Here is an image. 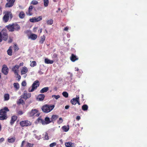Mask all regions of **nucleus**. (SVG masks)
I'll list each match as a JSON object with an SVG mask.
<instances>
[{"mask_svg":"<svg viewBox=\"0 0 147 147\" xmlns=\"http://www.w3.org/2000/svg\"><path fill=\"white\" fill-rule=\"evenodd\" d=\"M5 27L9 32H13L15 31H18L20 29V26L17 23H13L6 26Z\"/></svg>","mask_w":147,"mask_h":147,"instance_id":"f257e3e1","label":"nucleus"},{"mask_svg":"<svg viewBox=\"0 0 147 147\" xmlns=\"http://www.w3.org/2000/svg\"><path fill=\"white\" fill-rule=\"evenodd\" d=\"M9 111L8 108L6 107L0 110V120H3L7 118V113Z\"/></svg>","mask_w":147,"mask_h":147,"instance_id":"f03ea898","label":"nucleus"},{"mask_svg":"<svg viewBox=\"0 0 147 147\" xmlns=\"http://www.w3.org/2000/svg\"><path fill=\"white\" fill-rule=\"evenodd\" d=\"M54 107L53 105H45L42 106L41 109L43 112L47 113L51 111L53 109Z\"/></svg>","mask_w":147,"mask_h":147,"instance_id":"7ed1b4c3","label":"nucleus"},{"mask_svg":"<svg viewBox=\"0 0 147 147\" xmlns=\"http://www.w3.org/2000/svg\"><path fill=\"white\" fill-rule=\"evenodd\" d=\"M8 34L5 29H3L1 31V33L0 32V42H2V40L6 41L8 38Z\"/></svg>","mask_w":147,"mask_h":147,"instance_id":"20e7f679","label":"nucleus"},{"mask_svg":"<svg viewBox=\"0 0 147 147\" xmlns=\"http://www.w3.org/2000/svg\"><path fill=\"white\" fill-rule=\"evenodd\" d=\"M9 18L11 19L13 18L11 13L10 11H6L5 13V15L3 18V22L5 23L7 22L8 21Z\"/></svg>","mask_w":147,"mask_h":147,"instance_id":"39448f33","label":"nucleus"},{"mask_svg":"<svg viewBox=\"0 0 147 147\" xmlns=\"http://www.w3.org/2000/svg\"><path fill=\"white\" fill-rule=\"evenodd\" d=\"M39 82L38 80L35 81L32 86V88H29L28 91L29 92H33L39 86Z\"/></svg>","mask_w":147,"mask_h":147,"instance_id":"423d86ee","label":"nucleus"},{"mask_svg":"<svg viewBox=\"0 0 147 147\" xmlns=\"http://www.w3.org/2000/svg\"><path fill=\"white\" fill-rule=\"evenodd\" d=\"M38 122L41 123L43 125H47L52 122L51 119L47 117L45 118V121L40 118H38Z\"/></svg>","mask_w":147,"mask_h":147,"instance_id":"0eeeda50","label":"nucleus"},{"mask_svg":"<svg viewBox=\"0 0 147 147\" xmlns=\"http://www.w3.org/2000/svg\"><path fill=\"white\" fill-rule=\"evenodd\" d=\"M38 111L36 109H32L30 112L28 113V115L30 117L36 116L38 117L40 115L39 113H38Z\"/></svg>","mask_w":147,"mask_h":147,"instance_id":"6e6552de","label":"nucleus"},{"mask_svg":"<svg viewBox=\"0 0 147 147\" xmlns=\"http://www.w3.org/2000/svg\"><path fill=\"white\" fill-rule=\"evenodd\" d=\"M20 124L22 127H27L31 125H32V123L30 121L26 120L20 121Z\"/></svg>","mask_w":147,"mask_h":147,"instance_id":"1a4fd4ad","label":"nucleus"},{"mask_svg":"<svg viewBox=\"0 0 147 147\" xmlns=\"http://www.w3.org/2000/svg\"><path fill=\"white\" fill-rule=\"evenodd\" d=\"M33 144H32L23 140L22 142L20 147H33Z\"/></svg>","mask_w":147,"mask_h":147,"instance_id":"9d476101","label":"nucleus"},{"mask_svg":"<svg viewBox=\"0 0 147 147\" xmlns=\"http://www.w3.org/2000/svg\"><path fill=\"white\" fill-rule=\"evenodd\" d=\"M42 19V17L41 16H39L37 17H34L30 19V21L31 22L34 23L39 22Z\"/></svg>","mask_w":147,"mask_h":147,"instance_id":"9b49d317","label":"nucleus"},{"mask_svg":"<svg viewBox=\"0 0 147 147\" xmlns=\"http://www.w3.org/2000/svg\"><path fill=\"white\" fill-rule=\"evenodd\" d=\"M7 3L5 5V7H12L15 1V0H7Z\"/></svg>","mask_w":147,"mask_h":147,"instance_id":"f8f14e48","label":"nucleus"},{"mask_svg":"<svg viewBox=\"0 0 147 147\" xmlns=\"http://www.w3.org/2000/svg\"><path fill=\"white\" fill-rule=\"evenodd\" d=\"M9 69L7 66L4 64L3 65L2 72L5 75H7L8 73Z\"/></svg>","mask_w":147,"mask_h":147,"instance_id":"ddd939ff","label":"nucleus"},{"mask_svg":"<svg viewBox=\"0 0 147 147\" xmlns=\"http://www.w3.org/2000/svg\"><path fill=\"white\" fill-rule=\"evenodd\" d=\"M19 68V66H18V65H15L12 67V71L14 72L16 75H18V69Z\"/></svg>","mask_w":147,"mask_h":147,"instance_id":"4468645a","label":"nucleus"},{"mask_svg":"<svg viewBox=\"0 0 147 147\" xmlns=\"http://www.w3.org/2000/svg\"><path fill=\"white\" fill-rule=\"evenodd\" d=\"M17 117L16 115H13L11 117L10 122V124L12 125L14 123V122L17 120Z\"/></svg>","mask_w":147,"mask_h":147,"instance_id":"2eb2a0df","label":"nucleus"},{"mask_svg":"<svg viewBox=\"0 0 147 147\" xmlns=\"http://www.w3.org/2000/svg\"><path fill=\"white\" fill-rule=\"evenodd\" d=\"M37 35L34 34H31L29 36L28 38L31 39L33 40H36L37 38Z\"/></svg>","mask_w":147,"mask_h":147,"instance_id":"dca6fc26","label":"nucleus"},{"mask_svg":"<svg viewBox=\"0 0 147 147\" xmlns=\"http://www.w3.org/2000/svg\"><path fill=\"white\" fill-rule=\"evenodd\" d=\"M78 58L76 56V55L72 54L71 55V56L70 57V60L72 62H74L76 60H78Z\"/></svg>","mask_w":147,"mask_h":147,"instance_id":"f3484780","label":"nucleus"},{"mask_svg":"<svg viewBox=\"0 0 147 147\" xmlns=\"http://www.w3.org/2000/svg\"><path fill=\"white\" fill-rule=\"evenodd\" d=\"M78 96L76 95V98H73L70 101V102L73 105H75L77 104Z\"/></svg>","mask_w":147,"mask_h":147,"instance_id":"a211bd4d","label":"nucleus"},{"mask_svg":"<svg viewBox=\"0 0 147 147\" xmlns=\"http://www.w3.org/2000/svg\"><path fill=\"white\" fill-rule=\"evenodd\" d=\"M65 145L66 147H75L74 144L71 142H66L65 143Z\"/></svg>","mask_w":147,"mask_h":147,"instance_id":"6ab92c4d","label":"nucleus"},{"mask_svg":"<svg viewBox=\"0 0 147 147\" xmlns=\"http://www.w3.org/2000/svg\"><path fill=\"white\" fill-rule=\"evenodd\" d=\"M28 71L27 68L26 67H23L21 71V74L23 75L27 73Z\"/></svg>","mask_w":147,"mask_h":147,"instance_id":"aec40b11","label":"nucleus"},{"mask_svg":"<svg viewBox=\"0 0 147 147\" xmlns=\"http://www.w3.org/2000/svg\"><path fill=\"white\" fill-rule=\"evenodd\" d=\"M45 97V96L43 94H39L37 97V99L38 100L40 101H42Z\"/></svg>","mask_w":147,"mask_h":147,"instance_id":"412c9836","label":"nucleus"},{"mask_svg":"<svg viewBox=\"0 0 147 147\" xmlns=\"http://www.w3.org/2000/svg\"><path fill=\"white\" fill-rule=\"evenodd\" d=\"M46 37L45 35H43L42 36L40 37V39L39 41V43L40 44H42L45 40Z\"/></svg>","mask_w":147,"mask_h":147,"instance_id":"4be33fe9","label":"nucleus"},{"mask_svg":"<svg viewBox=\"0 0 147 147\" xmlns=\"http://www.w3.org/2000/svg\"><path fill=\"white\" fill-rule=\"evenodd\" d=\"M58 117V116L57 115H52L51 117V118L52 122L55 121L57 119Z\"/></svg>","mask_w":147,"mask_h":147,"instance_id":"5701e85b","label":"nucleus"},{"mask_svg":"<svg viewBox=\"0 0 147 147\" xmlns=\"http://www.w3.org/2000/svg\"><path fill=\"white\" fill-rule=\"evenodd\" d=\"M33 8V6L32 5L30 6L28 9V13H27V14L29 16H31L32 14V13L31 12Z\"/></svg>","mask_w":147,"mask_h":147,"instance_id":"b1692460","label":"nucleus"},{"mask_svg":"<svg viewBox=\"0 0 147 147\" xmlns=\"http://www.w3.org/2000/svg\"><path fill=\"white\" fill-rule=\"evenodd\" d=\"M45 62L46 64H53L54 61L53 60H50L48 58H45Z\"/></svg>","mask_w":147,"mask_h":147,"instance_id":"393cba45","label":"nucleus"},{"mask_svg":"<svg viewBox=\"0 0 147 147\" xmlns=\"http://www.w3.org/2000/svg\"><path fill=\"white\" fill-rule=\"evenodd\" d=\"M49 90L48 87H45L42 88L40 91V93H42L47 92Z\"/></svg>","mask_w":147,"mask_h":147,"instance_id":"a878e982","label":"nucleus"},{"mask_svg":"<svg viewBox=\"0 0 147 147\" xmlns=\"http://www.w3.org/2000/svg\"><path fill=\"white\" fill-rule=\"evenodd\" d=\"M62 128L64 131L67 132L69 130V125H64L62 127Z\"/></svg>","mask_w":147,"mask_h":147,"instance_id":"bb28decb","label":"nucleus"},{"mask_svg":"<svg viewBox=\"0 0 147 147\" xmlns=\"http://www.w3.org/2000/svg\"><path fill=\"white\" fill-rule=\"evenodd\" d=\"M17 103L18 105H19L21 104L24 105L25 104V102L24 100L22 99V98H21L19 99Z\"/></svg>","mask_w":147,"mask_h":147,"instance_id":"cd10ccee","label":"nucleus"},{"mask_svg":"<svg viewBox=\"0 0 147 147\" xmlns=\"http://www.w3.org/2000/svg\"><path fill=\"white\" fill-rule=\"evenodd\" d=\"M13 85L16 90H17L19 89L20 86L19 85L18 83H13Z\"/></svg>","mask_w":147,"mask_h":147,"instance_id":"c85d7f7f","label":"nucleus"},{"mask_svg":"<svg viewBox=\"0 0 147 147\" xmlns=\"http://www.w3.org/2000/svg\"><path fill=\"white\" fill-rule=\"evenodd\" d=\"M4 100L7 101L9 99V95L8 94H5L4 95Z\"/></svg>","mask_w":147,"mask_h":147,"instance_id":"c756f323","label":"nucleus"},{"mask_svg":"<svg viewBox=\"0 0 147 147\" xmlns=\"http://www.w3.org/2000/svg\"><path fill=\"white\" fill-rule=\"evenodd\" d=\"M26 91H24L23 95L21 96V98H23L25 100H26L27 99V96H26Z\"/></svg>","mask_w":147,"mask_h":147,"instance_id":"7c9ffc66","label":"nucleus"},{"mask_svg":"<svg viewBox=\"0 0 147 147\" xmlns=\"http://www.w3.org/2000/svg\"><path fill=\"white\" fill-rule=\"evenodd\" d=\"M25 16V14L24 12L23 11H21L19 14V17L20 18L22 19L24 18Z\"/></svg>","mask_w":147,"mask_h":147,"instance_id":"2f4dec72","label":"nucleus"},{"mask_svg":"<svg viewBox=\"0 0 147 147\" xmlns=\"http://www.w3.org/2000/svg\"><path fill=\"white\" fill-rule=\"evenodd\" d=\"M16 138L15 137L12 138H11L8 139V141L9 143H13L15 142Z\"/></svg>","mask_w":147,"mask_h":147,"instance_id":"473e14b6","label":"nucleus"},{"mask_svg":"<svg viewBox=\"0 0 147 147\" xmlns=\"http://www.w3.org/2000/svg\"><path fill=\"white\" fill-rule=\"evenodd\" d=\"M88 107L86 105H84L82 107V109L84 111H86L88 110Z\"/></svg>","mask_w":147,"mask_h":147,"instance_id":"72a5a7b5","label":"nucleus"},{"mask_svg":"<svg viewBox=\"0 0 147 147\" xmlns=\"http://www.w3.org/2000/svg\"><path fill=\"white\" fill-rule=\"evenodd\" d=\"M30 62L31 63L30 64V66L31 67H33L36 65V63L35 61H32V62H31V61H30Z\"/></svg>","mask_w":147,"mask_h":147,"instance_id":"f704fd0d","label":"nucleus"},{"mask_svg":"<svg viewBox=\"0 0 147 147\" xmlns=\"http://www.w3.org/2000/svg\"><path fill=\"white\" fill-rule=\"evenodd\" d=\"M47 23L48 25H51L53 23V20L52 19L47 20Z\"/></svg>","mask_w":147,"mask_h":147,"instance_id":"c9c22d12","label":"nucleus"},{"mask_svg":"<svg viewBox=\"0 0 147 147\" xmlns=\"http://www.w3.org/2000/svg\"><path fill=\"white\" fill-rule=\"evenodd\" d=\"M7 54L9 56H11L12 55V51L11 49L9 48L7 51Z\"/></svg>","mask_w":147,"mask_h":147,"instance_id":"e433bc0d","label":"nucleus"},{"mask_svg":"<svg viewBox=\"0 0 147 147\" xmlns=\"http://www.w3.org/2000/svg\"><path fill=\"white\" fill-rule=\"evenodd\" d=\"M44 5L45 7L48 6L49 3V0H44Z\"/></svg>","mask_w":147,"mask_h":147,"instance_id":"4c0bfd02","label":"nucleus"},{"mask_svg":"<svg viewBox=\"0 0 147 147\" xmlns=\"http://www.w3.org/2000/svg\"><path fill=\"white\" fill-rule=\"evenodd\" d=\"M63 95L65 98H67L68 96V93L66 92H64L62 93Z\"/></svg>","mask_w":147,"mask_h":147,"instance_id":"58836bf2","label":"nucleus"},{"mask_svg":"<svg viewBox=\"0 0 147 147\" xmlns=\"http://www.w3.org/2000/svg\"><path fill=\"white\" fill-rule=\"evenodd\" d=\"M44 138L45 140H48L49 139V136L48 135V134L47 132L45 133Z\"/></svg>","mask_w":147,"mask_h":147,"instance_id":"ea45409f","label":"nucleus"},{"mask_svg":"<svg viewBox=\"0 0 147 147\" xmlns=\"http://www.w3.org/2000/svg\"><path fill=\"white\" fill-rule=\"evenodd\" d=\"M38 2L37 1L34 0L32 1L31 3V4L34 5H36V4H38Z\"/></svg>","mask_w":147,"mask_h":147,"instance_id":"a19ab883","label":"nucleus"},{"mask_svg":"<svg viewBox=\"0 0 147 147\" xmlns=\"http://www.w3.org/2000/svg\"><path fill=\"white\" fill-rule=\"evenodd\" d=\"M56 144V142H53L51 144L49 145V146L50 147H53L55 146Z\"/></svg>","mask_w":147,"mask_h":147,"instance_id":"79ce46f5","label":"nucleus"},{"mask_svg":"<svg viewBox=\"0 0 147 147\" xmlns=\"http://www.w3.org/2000/svg\"><path fill=\"white\" fill-rule=\"evenodd\" d=\"M63 121V120L62 118L60 117L59 119L57 122L58 124H60Z\"/></svg>","mask_w":147,"mask_h":147,"instance_id":"37998d69","label":"nucleus"},{"mask_svg":"<svg viewBox=\"0 0 147 147\" xmlns=\"http://www.w3.org/2000/svg\"><path fill=\"white\" fill-rule=\"evenodd\" d=\"M52 58L54 59H57V55L56 53H54L53 56Z\"/></svg>","mask_w":147,"mask_h":147,"instance_id":"c03bdc74","label":"nucleus"},{"mask_svg":"<svg viewBox=\"0 0 147 147\" xmlns=\"http://www.w3.org/2000/svg\"><path fill=\"white\" fill-rule=\"evenodd\" d=\"M26 96L27 97V98H30L31 96V94L30 93H27L26 91Z\"/></svg>","mask_w":147,"mask_h":147,"instance_id":"a18cd8bd","label":"nucleus"},{"mask_svg":"<svg viewBox=\"0 0 147 147\" xmlns=\"http://www.w3.org/2000/svg\"><path fill=\"white\" fill-rule=\"evenodd\" d=\"M24 112L22 111H19L17 112V114L18 115H21L23 114Z\"/></svg>","mask_w":147,"mask_h":147,"instance_id":"49530a36","label":"nucleus"},{"mask_svg":"<svg viewBox=\"0 0 147 147\" xmlns=\"http://www.w3.org/2000/svg\"><path fill=\"white\" fill-rule=\"evenodd\" d=\"M53 97H54V98L56 99H57L60 97V96L59 95H53L52 96Z\"/></svg>","mask_w":147,"mask_h":147,"instance_id":"de8ad7c7","label":"nucleus"},{"mask_svg":"<svg viewBox=\"0 0 147 147\" xmlns=\"http://www.w3.org/2000/svg\"><path fill=\"white\" fill-rule=\"evenodd\" d=\"M13 47L14 49V50L16 51H17L19 49V48L16 45H14L13 46Z\"/></svg>","mask_w":147,"mask_h":147,"instance_id":"09e8293b","label":"nucleus"},{"mask_svg":"<svg viewBox=\"0 0 147 147\" xmlns=\"http://www.w3.org/2000/svg\"><path fill=\"white\" fill-rule=\"evenodd\" d=\"M26 83L25 81H23L22 83V85L23 86H25L26 85Z\"/></svg>","mask_w":147,"mask_h":147,"instance_id":"8fccbe9b","label":"nucleus"},{"mask_svg":"<svg viewBox=\"0 0 147 147\" xmlns=\"http://www.w3.org/2000/svg\"><path fill=\"white\" fill-rule=\"evenodd\" d=\"M77 103H78V104L79 105H80V101H79V96H78V99H77Z\"/></svg>","mask_w":147,"mask_h":147,"instance_id":"3c124183","label":"nucleus"},{"mask_svg":"<svg viewBox=\"0 0 147 147\" xmlns=\"http://www.w3.org/2000/svg\"><path fill=\"white\" fill-rule=\"evenodd\" d=\"M4 140V138H1L0 139V143H1Z\"/></svg>","mask_w":147,"mask_h":147,"instance_id":"603ef678","label":"nucleus"},{"mask_svg":"<svg viewBox=\"0 0 147 147\" xmlns=\"http://www.w3.org/2000/svg\"><path fill=\"white\" fill-rule=\"evenodd\" d=\"M69 29L67 27H66L64 28V30L65 31H67Z\"/></svg>","mask_w":147,"mask_h":147,"instance_id":"864d4df0","label":"nucleus"},{"mask_svg":"<svg viewBox=\"0 0 147 147\" xmlns=\"http://www.w3.org/2000/svg\"><path fill=\"white\" fill-rule=\"evenodd\" d=\"M69 107V106L68 105H67L65 106V109H68Z\"/></svg>","mask_w":147,"mask_h":147,"instance_id":"5fc2aeb1","label":"nucleus"},{"mask_svg":"<svg viewBox=\"0 0 147 147\" xmlns=\"http://www.w3.org/2000/svg\"><path fill=\"white\" fill-rule=\"evenodd\" d=\"M76 119L78 120H79L80 119V116H78L76 117Z\"/></svg>","mask_w":147,"mask_h":147,"instance_id":"6e6d98bb","label":"nucleus"},{"mask_svg":"<svg viewBox=\"0 0 147 147\" xmlns=\"http://www.w3.org/2000/svg\"><path fill=\"white\" fill-rule=\"evenodd\" d=\"M2 13V7L0 6V15H1Z\"/></svg>","mask_w":147,"mask_h":147,"instance_id":"4d7b16f0","label":"nucleus"},{"mask_svg":"<svg viewBox=\"0 0 147 147\" xmlns=\"http://www.w3.org/2000/svg\"><path fill=\"white\" fill-rule=\"evenodd\" d=\"M23 64L24 63L23 62L21 63L19 65H18V66H19V67L23 66Z\"/></svg>","mask_w":147,"mask_h":147,"instance_id":"13d9d810","label":"nucleus"},{"mask_svg":"<svg viewBox=\"0 0 147 147\" xmlns=\"http://www.w3.org/2000/svg\"><path fill=\"white\" fill-rule=\"evenodd\" d=\"M38 73L40 75H41L43 74V73L41 71H39Z\"/></svg>","mask_w":147,"mask_h":147,"instance_id":"bf43d9fd","label":"nucleus"},{"mask_svg":"<svg viewBox=\"0 0 147 147\" xmlns=\"http://www.w3.org/2000/svg\"><path fill=\"white\" fill-rule=\"evenodd\" d=\"M42 29H40V30H38V32H39L40 33H41V32H42Z\"/></svg>","mask_w":147,"mask_h":147,"instance_id":"052dcab7","label":"nucleus"},{"mask_svg":"<svg viewBox=\"0 0 147 147\" xmlns=\"http://www.w3.org/2000/svg\"><path fill=\"white\" fill-rule=\"evenodd\" d=\"M17 75L18 76V80H19L21 79V77L20 75L18 74Z\"/></svg>","mask_w":147,"mask_h":147,"instance_id":"680f3d73","label":"nucleus"},{"mask_svg":"<svg viewBox=\"0 0 147 147\" xmlns=\"http://www.w3.org/2000/svg\"><path fill=\"white\" fill-rule=\"evenodd\" d=\"M12 40L11 39H10L8 41L9 43H11L12 42Z\"/></svg>","mask_w":147,"mask_h":147,"instance_id":"e2e57ef3","label":"nucleus"},{"mask_svg":"<svg viewBox=\"0 0 147 147\" xmlns=\"http://www.w3.org/2000/svg\"><path fill=\"white\" fill-rule=\"evenodd\" d=\"M75 69H76V70H75L76 71H79V69H78V68L76 67Z\"/></svg>","mask_w":147,"mask_h":147,"instance_id":"0e129e2a","label":"nucleus"},{"mask_svg":"<svg viewBox=\"0 0 147 147\" xmlns=\"http://www.w3.org/2000/svg\"><path fill=\"white\" fill-rule=\"evenodd\" d=\"M45 31L46 32V33H48L46 29L45 30Z\"/></svg>","mask_w":147,"mask_h":147,"instance_id":"69168bd1","label":"nucleus"},{"mask_svg":"<svg viewBox=\"0 0 147 147\" xmlns=\"http://www.w3.org/2000/svg\"><path fill=\"white\" fill-rule=\"evenodd\" d=\"M1 78V74L0 73V79Z\"/></svg>","mask_w":147,"mask_h":147,"instance_id":"338daca9","label":"nucleus"},{"mask_svg":"<svg viewBox=\"0 0 147 147\" xmlns=\"http://www.w3.org/2000/svg\"><path fill=\"white\" fill-rule=\"evenodd\" d=\"M37 27H36V28H34V29H37Z\"/></svg>","mask_w":147,"mask_h":147,"instance_id":"774afa93","label":"nucleus"}]
</instances>
